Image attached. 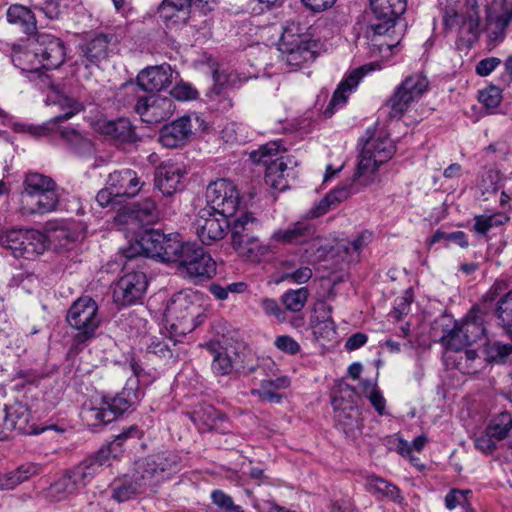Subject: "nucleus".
<instances>
[{"label":"nucleus","mask_w":512,"mask_h":512,"mask_svg":"<svg viewBox=\"0 0 512 512\" xmlns=\"http://www.w3.org/2000/svg\"><path fill=\"white\" fill-rule=\"evenodd\" d=\"M158 13L167 29L178 30L190 17L188 0H163Z\"/></svg>","instance_id":"obj_26"},{"label":"nucleus","mask_w":512,"mask_h":512,"mask_svg":"<svg viewBox=\"0 0 512 512\" xmlns=\"http://www.w3.org/2000/svg\"><path fill=\"white\" fill-rule=\"evenodd\" d=\"M148 281L142 271L126 272L117 282L113 297L116 303L131 305L142 298Z\"/></svg>","instance_id":"obj_18"},{"label":"nucleus","mask_w":512,"mask_h":512,"mask_svg":"<svg viewBox=\"0 0 512 512\" xmlns=\"http://www.w3.org/2000/svg\"><path fill=\"white\" fill-rule=\"evenodd\" d=\"M7 21L13 25H17L26 33L35 32L37 22L33 12L26 6L13 4L7 9Z\"/></svg>","instance_id":"obj_42"},{"label":"nucleus","mask_w":512,"mask_h":512,"mask_svg":"<svg viewBox=\"0 0 512 512\" xmlns=\"http://www.w3.org/2000/svg\"><path fill=\"white\" fill-rule=\"evenodd\" d=\"M504 217L499 214L493 215H477L474 220V230L478 234H486L492 227L500 226L503 224Z\"/></svg>","instance_id":"obj_58"},{"label":"nucleus","mask_w":512,"mask_h":512,"mask_svg":"<svg viewBox=\"0 0 512 512\" xmlns=\"http://www.w3.org/2000/svg\"><path fill=\"white\" fill-rule=\"evenodd\" d=\"M370 6L381 23L371 25L376 35H385L394 28L395 21L405 12L406 0H370Z\"/></svg>","instance_id":"obj_19"},{"label":"nucleus","mask_w":512,"mask_h":512,"mask_svg":"<svg viewBox=\"0 0 512 512\" xmlns=\"http://www.w3.org/2000/svg\"><path fill=\"white\" fill-rule=\"evenodd\" d=\"M486 353L490 362L505 363L512 354V345L495 342L488 345Z\"/></svg>","instance_id":"obj_57"},{"label":"nucleus","mask_w":512,"mask_h":512,"mask_svg":"<svg viewBox=\"0 0 512 512\" xmlns=\"http://www.w3.org/2000/svg\"><path fill=\"white\" fill-rule=\"evenodd\" d=\"M486 19L490 42H502L512 22V0H493L492 5L486 8Z\"/></svg>","instance_id":"obj_17"},{"label":"nucleus","mask_w":512,"mask_h":512,"mask_svg":"<svg viewBox=\"0 0 512 512\" xmlns=\"http://www.w3.org/2000/svg\"><path fill=\"white\" fill-rule=\"evenodd\" d=\"M496 312L502 328L512 339V290L498 301Z\"/></svg>","instance_id":"obj_52"},{"label":"nucleus","mask_w":512,"mask_h":512,"mask_svg":"<svg viewBox=\"0 0 512 512\" xmlns=\"http://www.w3.org/2000/svg\"><path fill=\"white\" fill-rule=\"evenodd\" d=\"M171 96L180 101H188L197 98V91L187 83L176 84L171 90Z\"/></svg>","instance_id":"obj_62"},{"label":"nucleus","mask_w":512,"mask_h":512,"mask_svg":"<svg viewBox=\"0 0 512 512\" xmlns=\"http://www.w3.org/2000/svg\"><path fill=\"white\" fill-rule=\"evenodd\" d=\"M483 5L482 0H465L462 15L461 29L471 38L476 39L481 30L480 6Z\"/></svg>","instance_id":"obj_40"},{"label":"nucleus","mask_w":512,"mask_h":512,"mask_svg":"<svg viewBox=\"0 0 512 512\" xmlns=\"http://www.w3.org/2000/svg\"><path fill=\"white\" fill-rule=\"evenodd\" d=\"M228 216L213 210L211 207H204L199 210L193 223L195 233L199 240L205 245H211L224 238L230 226Z\"/></svg>","instance_id":"obj_13"},{"label":"nucleus","mask_w":512,"mask_h":512,"mask_svg":"<svg viewBox=\"0 0 512 512\" xmlns=\"http://www.w3.org/2000/svg\"><path fill=\"white\" fill-rule=\"evenodd\" d=\"M42 471V466L36 463H25L11 472L0 475V490H13L21 483L31 477L38 475Z\"/></svg>","instance_id":"obj_37"},{"label":"nucleus","mask_w":512,"mask_h":512,"mask_svg":"<svg viewBox=\"0 0 512 512\" xmlns=\"http://www.w3.org/2000/svg\"><path fill=\"white\" fill-rule=\"evenodd\" d=\"M205 319L203 297L200 293L187 289L175 293L165 309L166 331L171 333L170 341L179 344L181 339L192 332Z\"/></svg>","instance_id":"obj_2"},{"label":"nucleus","mask_w":512,"mask_h":512,"mask_svg":"<svg viewBox=\"0 0 512 512\" xmlns=\"http://www.w3.org/2000/svg\"><path fill=\"white\" fill-rule=\"evenodd\" d=\"M312 269L308 266H301L294 270H286L282 275L283 281H288L294 284L307 283L312 277Z\"/></svg>","instance_id":"obj_60"},{"label":"nucleus","mask_w":512,"mask_h":512,"mask_svg":"<svg viewBox=\"0 0 512 512\" xmlns=\"http://www.w3.org/2000/svg\"><path fill=\"white\" fill-rule=\"evenodd\" d=\"M380 69L381 66L378 63H368L354 69L339 83L325 113L331 115L332 112H330V109H338L343 107L347 103L350 94L355 91L359 85L361 79L368 73Z\"/></svg>","instance_id":"obj_21"},{"label":"nucleus","mask_w":512,"mask_h":512,"mask_svg":"<svg viewBox=\"0 0 512 512\" xmlns=\"http://www.w3.org/2000/svg\"><path fill=\"white\" fill-rule=\"evenodd\" d=\"M38 48L43 69H57L65 61L66 47L64 42L51 34L39 33L37 35Z\"/></svg>","instance_id":"obj_22"},{"label":"nucleus","mask_w":512,"mask_h":512,"mask_svg":"<svg viewBox=\"0 0 512 512\" xmlns=\"http://www.w3.org/2000/svg\"><path fill=\"white\" fill-rule=\"evenodd\" d=\"M66 319L68 324L77 331L74 336L77 344H84L91 340L101 323L98 305L90 297L77 299L69 308Z\"/></svg>","instance_id":"obj_11"},{"label":"nucleus","mask_w":512,"mask_h":512,"mask_svg":"<svg viewBox=\"0 0 512 512\" xmlns=\"http://www.w3.org/2000/svg\"><path fill=\"white\" fill-rule=\"evenodd\" d=\"M274 344L277 349L290 355H295L300 351L299 343L288 335L278 336Z\"/></svg>","instance_id":"obj_63"},{"label":"nucleus","mask_w":512,"mask_h":512,"mask_svg":"<svg viewBox=\"0 0 512 512\" xmlns=\"http://www.w3.org/2000/svg\"><path fill=\"white\" fill-rule=\"evenodd\" d=\"M478 100L490 113H493L502 102V90L495 85H490L479 91Z\"/></svg>","instance_id":"obj_56"},{"label":"nucleus","mask_w":512,"mask_h":512,"mask_svg":"<svg viewBox=\"0 0 512 512\" xmlns=\"http://www.w3.org/2000/svg\"><path fill=\"white\" fill-rule=\"evenodd\" d=\"M485 332L480 320L467 318L459 326L453 328L447 338V345L450 349L459 351L479 340Z\"/></svg>","instance_id":"obj_23"},{"label":"nucleus","mask_w":512,"mask_h":512,"mask_svg":"<svg viewBox=\"0 0 512 512\" xmlns=\"http://www.w3.org/2000/svg\"><path fill=\"white\" fill-rule=\"evenodd\" d=\"M360 182L354 176L353 181L349 185H342L331 191L324 199H322L315 207L309 211L311 218H317L325 214L331 205L346 200L350 195L357 192L354 183Z\"/></svg>","instance_id":"obj_36"},{"label":"nucleus","mask_w":512,"mask_h":512,"mask_svg":"<svg viewBox=\"0 0 512 512\" xmlns=\"http://www.w3.org/2000/svg\"><path fill=\"white\" fill-rule=\"evenodd\" d=\"M284 151L281 141H271L250 154L254 163L266 166L265 183L278 191H285L289 187L288 178L295 175L294 169L289 167L291 158L281 155Z\"/></svg>","instance_id":"obj_5"},{"label":"nucleus","mask_w":512,"mask_h":512,"mask_svg":"<svg viewBox=\"0 0 512 512\" xmlns=\"http://www.w3.org/2000/svg\"><path fill=\"white\" fill-rule=\"evenodd\" d=\"M314 235L312 225L306 221H297L294 224L275 230L270 241L276 244H301L307 242Z\"/></svg>","instance_id":"obj_29"},{"label":"nucleus","mask_w":512,"mask_h":512,"mask_svg":"<svg viewBox=\"0 0 512 512\" xmlns=\"http://www.w3.org/2000/svg\"><path fill=\"white\" fill-rule=\"evenodd\" d=\"M183 174L178 164H162L155 173V186L164 196H171L180 189Z\"/></svg>","instance_id":"obj_30"},{"label":"nucleus","mask_w":512,"mask_h":512,"mask_svg":"<svg viewBox=\"0 0 512 512\" xmlns=\"http://www.w3.org/2000/svg\"><path fill=\"white\" fill-rule=\"evenodd\" d=\"M308 289L301 287L296 290H288L282 296V302L285 308L291 312H300L307 302Z\"/></svg>","instance_id":"obj_54"},{"label":"nucleus","mask_w":512,"mask_h":512,"mask_svg":"<svg viewBox=\"0 0 512 512\" xmlns=\"http://www.w3.org/2000/svg\"><path fill=\"white\" fill-rule=\"evenodd\" d=\"M79 488L69 472L56 480L48 489L47 497L54 501H62L75 494Z\"/></svg>","instance_id":"obj_47"},{"label":"nucleus","mask_w":512,"mask_h":512,"mask_svg":"<svg viewBox=\"0 0 512 512\" xmlns=\"http://www.w3.org/2000/svg\"><path fill=\"white\" fill-rule=\"evenodd\" d=\"M274 242L269 240L268 243L260 241L258 238L250 236L244 242L234 248V250L241 256L250 261H260L263 257L275 250Z\"/></svg>","instance_id":"obj_39"},{"label":"nucleus","mask_w":512,"mask_h":512,"mask_svg":"<svg viewBox=\"0 0 512 512\" xmlns=\"http://www.w3.org/2000/svg\"><path fill=\"white\" fill-rule=\"evenodd\" d=\"M243 131L244 127L241 124L229 123L224 127L221 135L226 142L241 143L245 141V136L241 134Z\"/></svg>","instance_id":"obj_61"},{"label":"nucleus","mask_w":512,"mask_h":512,"mask_svg":"<svg viewBox=\"0 0 512 512\" xmlns=\"http://www.w3.org/2000/svg\"><path fill=\"white\" fill-rule=\"evenodd\" d=\"M291 380L288 376H280L276 379H265L258 389L251 391L252 395L270 403H280L283 399V391L290 387Z\"/></svg>","instance_id":"obj_35"},{"label":"nucleus","mask_w":512,"mask_h":512,"mask_svg":"<svg viewBox=\"0 0 512 512\" xmlns=\"http://www.w3.org/2000/svg\"><path fill=\"white\" fill-rule=\"evenodd\" d=\"M168 335L161 337H152L150 344L147 347L149 353H153L162 358H171L179 355V351L176 349L177 344L174 346L173 342L170 341L171 333L167 331Z\"/></svg>","instance_id":"obj_51"},{"label":"nucleus","mask_w":512,"mask_h":512,"mask_svg":"<svg viewBox=\"0 0 512 512\" xmlns=\"http://www.w3.org/2000/svg\"><path fill=\"white\" fill-rule=\"evenodd\" d=\"M111 487L112 498L118 502L127 501L137 494L152 489L148 482L142 479V474L138 472L137 468L132 476L115 479Z\"/></svg>","instance_id":"obj_27"},{"label":"nucleus","mask_w":512,"mask_h":512,"mask_svg":"<svg viewBox=\"0 0 512 512\" xmlns=\"http://www.w3.org/2000/svg\"><path fill=\"white\" fill-rule=\"evenodd\" d=\"M45 103L48 106H57L62 114L51 118L40 126L31 127V132L36 136L60 137L69 147L80 155L90 153L92 150L91 141L78 129L70 126H63L76 114L84 110L83 103L67 83H51L45 91Z\"/></svg>","instance_id":"obj_1"},{"label":"nucleus","mask_w":512,"mask_h":512,"mask_svg":"<svg viewBox=\"0 0 512 512\" xmlns=\"http://www.w3.org/2000/svg\"><path fill=\"white\" fill-rule=\"evenodd\" d=\"M358 395L354 388L344 384L338 394L332 397L331 404L335 413L336 426L349 438H356L362 433L361 412L357 406Z\"/></svg>","instance_id":"obj_10"},{"label":"nucleus","mask_w":512,"mask_h":512,"mask_svg":"<svg viewBox=\"0 0 512 512\" xmlns=\"http://www.w3.org/2000/svg\"><path fill=\"white\" fill-rule=\"evenodd\" d=\"M133 239L134 243L125 252L128 259L143 254L162 262H176L185 244L178 233L164 234L155 229L136 232Z\"/></svg>","instance_id":"obj_4"},{"label":"nucleus","mask_w":512,"mask_h":512,"mask_svg":"<svg viewBox=\"0 0 512 512\" xmlns=\"http://www.w3.org/2000/svg\"><path fill=\"white\" fill-rule=\"evenodd\" d=\"M58 194L55 188L40 194L21 198V211L23 214H45L56 209Z\"/></svg>","instance_id":"obj_33"},{"label":"nucleus","mask_w":512,"mask_h":512,"mask_svg":"<svg viewBox=\"0 0 512 512\" xmlns=\"http://www.w3.org/2000/svg\"><path fill=\"white\" fill-rule=\"evenodd\" d=\"M429 90V81L422 73H413L398 84L386 101L389 118L400 119L414 104L418 103Z\"/></svg>","instance_id":"obj_9"},{"label":"nucleus","mask_w":512,"mask_h":512,"mask_svg":"<svg viewBox=\"0 0 512 512\" xmlns=\"http://www.w3.org/2000/svg\"><path fill=\"white\" fill-rule=\"evenodd\" d=\"M174 109L171 99L156 95L142 97L135 105L136 113L148 124H156L169 118Z\"/></svg>","instance_id":"obj_20"},{"label":"nucleus","mask_w":512,"mask_h":512,"mask_svg":"<svg viewBox=\"0 0 512 512\" xmlns=\"http://www.w3.org/2000/svg\"><path fill=\"white\" fill-rule=\"evenodd\" d=\"M176 262L182 274L194 279H208L216 274V262L195 244L185 243Z\"/></svg>","instance_id":"obj_12"},{"label":"nucleus","mask_w":512,"mask_h":512,"mask_svg":"<svg viewBox=\"0 0 512 512\" xmlns=\"http://www.w3.org/2000/svg\"><path fill=\"white\" fill-rule=\"evenodd\" d=\"M472 491L469 489L452 488L444 497V505L448 510H454L458 507L470 508L469 497Z\"/></svg>","instance_id":"obj_55"},{"label":"nucleus","mask_w":512,"mask_h":512,"mask_svg":"<svg viewBox=\"0 0 512 512\" xmlns=\"http://www.w3.org/2000/svg\"><path fill=\"white\" fill-rule=\"evenodd\" d=\"M240 355L234 348H226L214 355L212 370L218 375H229L234 371L243 369Z\"/></svg>","instance_id":"obj_41"},{"label":"nucleus","mask_w":512,"mask_h":512,"mask_svg":"<svg viewBox=\"0 0 512 512\" xmlns=\"http://www.w3.org/2000/svg\"><path fill=\"white\" fill-rule=\"evenodd\" d=\"M107 184L120 199L134 197L140 190V181L135 171L124 169L114 171L108 177Z\"/></svg>","instance_id":"obj_32"},{"label":"nucleus","mask_w":512,"mask_h":512,"mask_svg":"<svg viewBox=\"0 0 512 512\" xmlns=\"http://www.w3.org/2000/svg\"><path fill=\"white\" fill-rule=\"evenodd\" d=\"M259 225V222L251 214L245 213L238 217L232 224L231 243L233 248L250 237L249 232Z\"/></svg>","instance_id":"obj_45"},{"label":"nucleus","mask_w":512,"mask_h":512,"mask_svg":"<svg viewBox=\"0 0 512 512\" xmlns=\"http://www.w3.org/2000/svg\"><path fill=\"white\" fill-rule=\"evenodd\" d=\"M368 138L363 145L360 160L355 173L360 185H369L373 175L380 165L389 161L394 153L395 146L392 140L383 132L371 133L366 131Z\"/></svg>","instance_id":"obj_7"},{"label":"nucleus","mask_w":512,"mask_h":512,"mask_svg":"<svg viewBox=\"0 0 512 512\" xmlns=\"http://www.w3.org/2000/svg\"><path fill=\"white\" fill-rule=\"evenodd\" d=\"M192 419L200 431H209L217 427L218 422L223 420V416L214 407L204 405L193 412Z\"/></svg>","instance_id":"obj_48"},{"label":"nucleus","mask_w":512,"mask_h":512,"mask_svg":"<svg viewBox=\"0 0 512 512\" xmlns=\"http://www.w3.org/2000/svg\"><path fill=\"white\" fill-rule=\"evenodd\" d=\"M122 217L125 218L127 229L133 233L134 237L136 232L146 229L145 225L156 219V205L151 200H145L143 204L138 205Z\"/></svg>","instance_id":"obj_34"},{"label":"nucleus","mask_w":512,"mask_h":512,"mask_svg":"<svg viewBox=\"0 0 512 512\" xmlns=\"http://www.w3.org/2000/svg\"><path fill=\"white\" fill-rule=\"evenodd\" d=\"M23 229H11L0 233V245L10 249L15 257H24L22 249Z\"/></svg>","instance_id":"obj_53"},{"label":"nucleus","mask_w":512,"mask_h":512,"mask_svg":"<svg viewBox=\"0 0 512 512\" xmlns=\"http://www.w3.org/2000/svg\"><path fill=\"white\" fill-rule=\"evenodd\" d=\"M97 130L116 143H132L136 140L135 131L128 119L99 120Z\"/></svg>","instance_id":"obj_31"},{"label":"nucleus","mask_w":512,"mask_h":512,"mask_svg":"<svg viewBox=\"0 0 512 512\" xmlns=\"http://www.w3.org/2000/svg\"><path fill=\"white\" fill-rule=\"evenodd\" d=\"M22 244L24 249V258L30 259L42 254L47 246L48 240L44 233L29 229L23 230Z\"/></svg>","instance_id":"obj_43"},{"label":"nucleus","mask_w":512,"mask_h":512,"mask_svg":"<svg viewBox=\"0 0 512 512\" xmlns=\"http://www.w3.org/2000/svg\"><path fill=\"white\" fill-rule=\"evenodd\" d=\"M211 499L222 512H243L241 507L235 505L232 498L221 490L212 491Z\"/></svg>","instance_id":"obj_59"},{"label":"nucleus","mask_w":512,"mask_h":512,"mask_svg":"<svg viewBox=\"0 0 512 512\" xmlns=\"http://www.w3.org/2000/svg\"><path fill=\"white\" fill-rule=\"evenodd\" d=\"M192 116H183L165 125L160 133L159 141L167 148L183 145L192 134Z\"/></svg>","instance_id":"obj_28"},{"label":"nucleus","mask_w":512,"mask_h":512,"mask_svg":"<svg viewBox=\"0 0 512 512\" xmlns=\"http://www.w3.org/2000/svg\"><path fill=\"white\" fill-rule=\"evenodd\" d=\"M512 430V415L501 412L493 417L484 432L474 440L475 447L483 453H492L497 443L508 437Z\"/></svg>","instance_id":"obj_16"},{"label":"nucleus","mask_w":512,"mask_h":512,"mask_svg":"<svg viewBox=\"0 0 512 512\" xmlns=\"http://www.w3.org/2000/svg\"><path fill=\"white\" fill-rule=\"evenodd\" d=\"M110 38L104 34H98L82 46L83 61L86 66L98 65L108 55Z\"/></svg>","instance_id":"obj_38"},{"label":"nucleus","mask_w":512,"mask_h":512,"mask_svg":"<svg viewBox=\"0 0 512 512\" xmlns=\"http://www.w3.org/2000/svg\"><path fill=\"white\" fill-rule=\"evenodd\" d=\"M312 323L316 329V333H321L322 330L329 336L335 334V324L332 319V307L326 302H318L314 309Z\"/></svg>","instance_id":"obj_44"},{"label":"nucleus","mask_w":512,"mask_h":512,"mask_svg":"<svg viewBox=\"0 0 512 512\" xmlns=\"http://www.w3.org/2000/svg\"><path fill=\"white\" fill-rule=\"evenodd\" d=\"M318 43L310 28L297 20L287 21L278 43L282 61L296 70L315 59Z\"/></svg>","instance_id":"obj_3"},{"label":"nucleus","mask_w":512,"mask_h":512,"mask_svg":"<svg viewBox=\"0 0 512 512\" xmlns=\"http://www.w3.org/2000/svg\"><path fill=\"white\" fill-rule=\"evenodd\" d=\"M137 433L138 430L136 427H129L119 434L109 445L100 448L95 455L85 459L79 465L68 471L77 487L79 489L85 487L104 466H110L112 460L122 452L124 440Z\"/></svg>","instance_id":"obj_8"},{"label":"nucleus","mask_w":512,"mask_h":512,"mask_svg":"<svg viewBox=\"0 0 512 512\" xmlns=\"http://www.w3.org/2000/svg\"><path fill=\"white\" fill-rule=\"evenodd\" d=\"M55 186L56 184L51 178L39 173H29L26 175L23 183L24 190L21 198L46 192L49 189L55 188Z\"/></svg>","instance_id":"obj_49"},{"label":"nucleus","mask_w":512,"mask_h":512,"mask_svg":"<svg viewBox=\"0 0 512 512\" xmlns=\"http://www.w3.org/2000/svg\"><path fill=\"white\" fill-rule=\"evenodd\" d=\"M207 205L213 210L233 216L239 205V192L236 185L227 179H218L210 183L206 190Z\"/></svg>","instance_id":"obj_14"},{"label":"nucleus","mask_w":512,"mask_h":512,"mask_svg":"<svg viewBox=\"0 0 512 512\" xmlns=\"http://www.w3.org/2000/svg\"><path fill=\"white\" fill-rule=\"evenodd\" d=\"M141 397L142 392L138 389L137 378H131L116 396L102 398L99 406H85L82 410V418L91 426L110 423L126 412Z\"/></svg>","instance_id":"obj_6"},{"label":"nucleus","mask_w":512,"mask_h":512,"mask_svg":"<svg viewBox=\"0 0 512 512\" xmlns=\"http://www.w3.org/2000/svg\"><path fill=\"white\" fill-rule=\"evenodd\" d=\"M366 488L369 492L385 496L395 502H401L400 490L385 479L369 475L366 477Z\"/></svg>","instance_id":"obj_46"},{"label":"nucleus","mask_w":512,"mask_h":512,"mask_svg":"<svg viewBox=\"0 0 512 512\" xmlns=\"http://www.w3.org/2000/svg\"><path fill=\"white\" fill-rule=\"evenodd\" d=\"M28 415V410L20 406L7 414L6 424H10L14 430L23 434H40L45 431V428L37 429L33 425H29Z\"/></svg>","instance_id":"obj_50"},{"label":"nucleus","mask_w":512,"mask_h":512,"mask_svg":"<svg viewBox=\"0 0 512 512\" xmlns=\"http://www.w3.org/2000/svg\"><path fill=\"white\" fill-rule=\"evenodd\" d=\"M173 73L169 64L146 67L138 74L137 84L143 91L158 92L171 85Z\"/></svg>","instance_id":"obj_25"},{"label":"nucleus","mask_w":512,"mask_h":512,"mask_svg":"<svg viewBox=\"0 0 512 512\" xmlns=\"http://www.w3.org/2000/svg\"><path fill=\"white\" fill-rule=\"evenodd\" d=\"M12 62L22 72L38 73L43 64L40 61L37 37L13 46Z\"/></svg>","instance_id":"obj_24"},{"label":"nucleus","mask_w":512,"mask_h":512,"mask_svg":"<svg viewBox=\"0 0 512 512\" xmlns=\"http://www.w3.org/2000/svg\"><path fill=\"white\" fill-rule=\"evenodd\" d=\"M501 60L497 57H488L480 60L476 65V73L480 76L490 75L499 65Z\"/></svg>","instance_id":"obj_64"},{"label":"nucleus","mask_w":512,"mask_h":512,"mask_svg":"<svg viewBox=\"0 0 512 512\" xmlns=\"http://www.w3.org/2000/svg\"><path fill=\"white\" fill-rule=\"evenodd\" d=\"M178 463L179 457L177 454L162 452L136 462V467L138 472L142 474V479L147 481L151 488H154L156 483L177 469Z\"/></svg>","instance_id":"obj_15"}]
</instances>
